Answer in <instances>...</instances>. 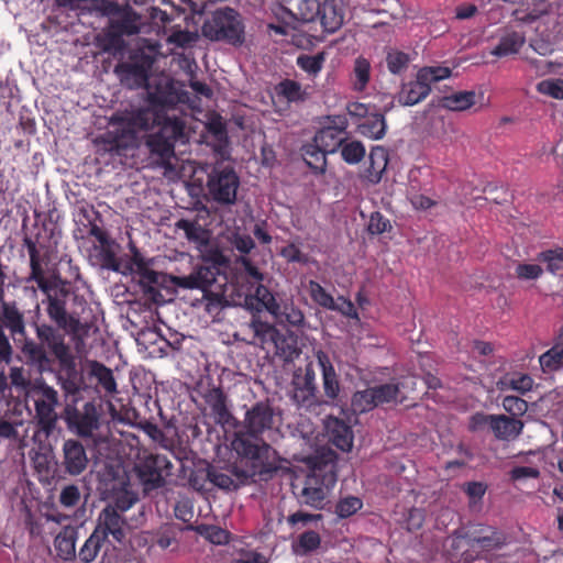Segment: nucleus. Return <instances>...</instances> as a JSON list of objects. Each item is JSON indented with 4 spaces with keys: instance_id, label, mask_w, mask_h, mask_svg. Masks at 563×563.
Masks as SVG:
<instances>
[{
    "instance_id": "64",
    "label": "nucleus",
    "mask_w": 563,
    "mask_h": 563,
    "mask_svg": "<svg viewBox=\"0 0 563 563\" xmlns=\"http://www.w3.org/2000/svg\"><path fill=\"white\" fill-rule=\"evenodd\" d=\"M99 255H100L101 266L103 268H107V269H110L113 272L120 271V263H119V260H118L114 251L112 250V244H106L104 246H101Z\"/></svg>"
},
{
    "instance_id": "5",
    "label": "nucleus",
    "mask_w": 563,
    "mask_h": 563,
    "mask_svg": "<svg viewBox=\"0 0 563 563\" xmlns=\"http://www.w3.org/2000/svg\"><path fill=\"white\" fill-rule=\"evenodd\" d=\"M38 289L46 296V313L49 320L56 324V330H75L78 319L67 311V302L70 297L77 298L69 283L60 277L46 278L45 274L32 279Z\"/></svg>"
},
{
    "instance_id": "43",
    "label": "nucleus",
    "mask_w": 563,
    "mask_h": 563,
    "mask_svg": "<svg viewBox=\"0 0 563 563\" xmlns=\"http://www.w3.org/2000/svg\"><path fill=\"white\" fill-rule=\"evenodd\" d=\"M23 244L27 250L30 257V274L26 277V282L30 283L32 279L40 277L45 274L40 252L37 250L36 243L29 236H25L23 240Z\"/></svg>"
},
{
    "instance_id": "25",
    "label": "nucleus",
    "mask_w": 563,
    "mask_h": 563,
    "mask_svg": "<svg viewBox=\"0 0 563 563\" xmlns=\"http://www.w3.org/2000/svg\"><path fill=\"white\" fill-rule=\"evenodd\" d=\"M318 20L328 33L339 30L344 21V10L341 2L339 0H323Z\"/></svg>"
},
{
    "instance_id": "50",
    "label": "nucleus",
    "mask_w": 563,
    "mask_h": 563,
    "mask_svg": "<svg viewBox=\"0 0 563 563\" xmlns=\"http://www.w3.org/2000/svg\"><path fill=\"white\" fill-rule=\"evenodd\" d=\"M375 394L377 406L396 401L398 399L400 388L397 383H386L372 387Z\"/></svg>"
},
{
    "instance_id": "18",
    "label": "nucleus",
    "mask_w": 563,
    "mask_h": 563,
    "mask_svg": "<svg viewBox=\"0 0 563 563\" xmlns=\"http://www.w3.org/2000/svg\"><path fill=\"white\" fill-rule=\"evenodd\" d=\"M106 492L111 500L106 507H113L115 512L121 515L139 500L137 495L131 489L130 479L125 472L107 482Z\"/></svg>"
},
{
    "instance_id": "58",
    "label": "nucleus",
    "mask_w": 563,
    "mask_h": 563,
    "mask_svg": "<svg viewBox=\"0 0 563 563\" xmlns=\"http://www.w3.org/2000/svg\"><path fill=\"white\" fill-rule=\"evenodd\" d=\"M321 2L319 0H300L298 14L303 22H314L320 14Z\"/></svg>"
},
{
    "instance_id": "26",
    "label": "nucleus",
    "mask_w": 563,
    "mask_h": 563,
    "mask_svg": "<svg viewBox=\"0 0 563 563\" xmlns=\"http://www.w3.org/2000/svg\"><path fill=\"white\" fill-rule=\"evenodd\" d=\"M431 91V87L416 77V80L404 84L397 93V101L401 106L411 107L424 100Z\"/></svg>"
},
{
    "instance_id": "41",
    "label": "nucleus",
    "mask_w": 563,
    "mask_h": 563,
    "mask_svg": "<svg viewBox=\"0 0 563 563\" xmlns=\"http://www.w3.org/2000/svg\"><path fill=\"white\" fill-rule=\"evenodd\" d=\"M371 79V64L364 57H357L353 67V90L362 92L367 87Z\"/></svg>"
},
{
    "instance_id": "42",
    "label": "nucleus",
    "mask_w": 563,
    "mask_h": 563,
    "mask_svg": "<svg viewBox=\"0 0 563 563\" xmlns=\"http://www.w3.org/2000/svg\"><path fill=\"white\" fill-rule=\"evenodd\" d=\"M372 387L354 393L351 407L354 413H365L377 407Z\"/></svg>"
},
{
    "instance_id": "36",
    "label": "nucleus",
    "mask_w": 563,
    "mask_h": 563,
    "mask_svg": "<svg viewBox=\"0 0 563 563\" xmlns=\"http://www.w3.org/2000/svg\"><path fill=\"white\" fill-rule=\"evenodd\" d=\"M175 227L178 230L184 231L187 240L190 242H195L199 245L208 244L209 232L203 229L197 221H191L188 219H179Z\"/></svg>"
},
{
    "instance_id": "30",
    "label": "nucleus",
    "mask_w": 563,
    "mask_h": 563,
    "mask_svg": "<svg viewBox=\"0 0 563 563\" xmlns=\"http://www.w3.org/2000/svg\"><path fill=\"white\" fill-rule=\"evenodd\" d=\"M488 530V534L472 537L468 539V542L479 545L481 549L486 552L501 550L508 544V537L505 532L496 528H489Z\"/></svg>"
},
{
    "instance_id": "40",
    "label": "nucleus",
    "mask_w": 563,
    "mask_h": 563,
    "mask_svg": "<svg viewBox=\"0 0 563 563\" xmlns=\"http://www.w3.org/2000/svg\"><path fill=\"white\" fill-rule=\"evenodd\" d=\"M544 372H555L563 366V342H556L550 350L539 357Z\"/></svg>"
},
{
    "instance_id": "4",
    "label": "nucleus",
    "mask_w": 563,
    "mask_h": 563,
    "mask_svg": "<svg viewBox=\"0 0 563 563\" xmlns=\"http://www.w3.org/2000/svg\"><path fill=\"white\" fill-rule=\"evenodd\" d=\"M279 416L268 401H257L244 416L243 430L236 433L233 448L243 457L271 464L269 459L275 453L265 441L272 439L278 431Z\"/></svg>"
},
{
    "instance_id": "12",
    "label": "nucleus",
    "mask_w": 563,
    "mask_h": 563,
    "mask_svg": "<svg viewBox=\"0 0 563 563\" xmlns=\"http://www.w3.org/2000/svg\"><path fill=\"white\" fill-rule=\"evenodd\" d=\"M239 186L240 178L230 166H216L208 175V192L220 205L235 203Z\"/></svg>"
},
{
    "instance_id": "15",
    "label": "nucleus",
    "mask_w": 563,
    "mask_h": 563,
    "mask_svg": "<svg viewBox=\"0 0 563 563\" xmlns=\"http://www.w3.org/2000/svg\"><path fill=\"white\" fill-rule=\"evenodd\" d=\"M291 385L294 387L292 399L299 407L311 408L319 404L316 372L311 362L306 364L305 368L295 371Z\"/></svg>"
},
{
    "instance_id": "31",
    "label": "nucleus",
    "mask_w": 563,
    "mask_h": 563,
    "mask_svg": "<svg viewBox=\"0 0 563 563\" xmlns=\"http://www.w3.org/2000/svg\"><path fill=\"white\" fill-rule=\"evenodd\" d=\"M386 120L382 113L368 114L363 123L358 124V132L369 139L380 140L386 134Z\"/></svg>"
},
{
    "instance_id": "39",
    "label": "nucleus",
    "mask_w": 563,
    "mask_h": 563,
    "mask_svg": "<svg viewBox=\"0 0 563 563\" xmlns=\"http://www.w3.org/2000/svg\"><path fill=\"white\" fill-rule=\"evenodd\" d=\"M254 299L257 301V310L262 308L266 309L272 316L276 314L280 310V303L276 300L275 296L264 285H258L255 289ZM253 298H246V303L252 301Z\"/></svg>"
},
{
    "instance_id": "6",
    "label": "nucleus",
    "mask_w": 563,
    "mask_h": 563,
    "mask_svg": "<svg viewBox=\"0 0 563 563\" xmlns=\"http://www.w3.org/2000/svg\"><path fill=\"white\" fill-rule=\"evenodd\" d=\"M336 481L335 459L332 455L316 457L300 494L302 503L316 509H322Z\"/></svg>"
},
{
    "instance_id": "21",
    "label": "nucleus",
    "mask_w": 563,
    "mask_h": 563,
    "mask_svg": "<svg viewBox=\"0 0 563 563\" xmlns=\"http://www.w3.org/2000/svg\"><path fill=\"white\" fill-rule=\"evenodd\" d=\"M0 308V325H2V329H8L12 338L21 336L24 341L29 340L30 338H26L24 312L20 310L16 301H5L1 299Z\"/></svg>"
},
{
    "instance_id": "32",
    "label": "nucleus",
    "mask_w": 563,
    "mask_h": 563,
    "mask_svg": "<svg viewBox=\"0 0 563 563\" xmlns=\"http://www.w3.org/2000/svg\"><path fill=\"white\" fill-rule=\"evenodd\" d=\"M526 38L518 32H509L500 37L498 44L492 51V54L497 57H505L508 55L517 54L523 46Z\"/></svg>"
},
{
    "instance_id": "57",
    "label": "nucleus",
    "mask_w": 563,
    "mask_h": 563,
    "mask_svg": "<svg viewBox=\"0 0 563 563\" xmlns=\"http://www.w3.org/2000/svg\"><path fill=\"white\" fill-rule=\"evenodd\" d=\"M81 499L79 487L75 484L66 485L62 488L58 497L60 506L70 509L78 506Z\"/></svg>"
},
{
    "instance_id": "7",
    "label": "nucleus",
    "mask_w": 563,
    "mask_h": 563,
    "mask_svg": "<svg viewBox=\"0 0 563 563\" xmlns=\"http://www.w3.org/2000/svg\"><path fill=\"white\" fill-rule=\"evenodd\" d=\"M201 32L210 41L224 42L233 46L242 45L245 40L243 18L230 7L217 9L207 16Z\"/></svg>"
},
{
    "instance_id": "38",
    "label": "nucleus",
    "mask_w": 563,
    "mask_h": 563,
    "mask_svg": "<svg viewBox=\"0 0 563 563\" xmlns=\"http://www.w3.org/2000/svg\"><path fill=\"white\" fill-rule=\"evenodd\" d=\"M276 93L288 102H301L307 98L301 85L291 79H284L275 87Z\"/></svg>"
},
{
    "instance_id": "19",
    "label": "nucleus",
    "mask_w": 563,
    "mask_h": 563,
    "mask_svg": "<svg viewBox=\"0 0 563 563\" xmlns=\"http://www.w3.org/2000/svg\"><path fill=\"white\" fill-rule=\"evenodd\" d=\"M89 465L87 449L77 439L65 440L62 446L60 470L69 476L82 474Z\"/></svg>"
},
{
    "instance_id": "54",
    "label": "nucleus",
    "mask_w": 563,
    "mask_h": 563,
    "mask_svg": "<svg viewBox=\"0 0 563 563\" xmlns=\"http://www.w3.org/2000/svg\"><path fill=\"white\" fill-rule=\"evenodd\" d=\"M250 328L252 329L254 336L257 338L262 343L273 340L276 334V329L273 324L261 320L260 317L253 316Z\"/></svg>"
},
{
    "instance_id": "49",
    "label": "nucleus",
    "mask_w": 563,
    "mask_h": 563,
    "mask_svg": "<svg viewBox=\"0 0 563 563\" xmlns=\"http://www.w3.org/2000/svg\"><path fill=\"white\" fill-rule=\"evenodd\" d=\"M385 60L389 73L393 75H400L407 70L410 63V57L404 52L390 48L387 52Z\"/></svg>"
},
{
    "instance_id": "37",
    "label": "nucleus",
    "mask_w": 563,
    "mask_h": 563,
    "mask_svg": "<svg viewBox=\"0 0 563 563\" xmlns=\"http://www.w3.org/2000/svg\"><path fill=\"white\" fill-rule=\"evenodd\" d=\"M321 544L320 534L313 530L301 533L297 541L292 543L295 554L303 556L316 551Z\"/></svg>"
},
{
    "instance_id": "62",
    "label": "nucleus",
    "mask_w": 563,
    "mask_h": 563,
    "mask_svg": "<svg viewBox=\"0 0 563 563\" xmlns=\"http://www.w3.org/2000/svg\"><path fill=\"white\" fill-rule=\"evenodd\" d=\"M543 274V268L538 264L519 263L515 267V276L520 280H536Z\"/></svg>"
},
{
    "instance_id": "33",
    "label": "nucleus",
    "mask_w": 563,
    "mask_h": 563,
    "mask_svg": "<svg viewBox=\"0 0 563 563\" xmlns=\"http://www.w3.org/2000/svg\"><path fill=\"white\" fill-rule=\"evenodd\" d=\"M476 102V93L474 91H459L450 96H444L440 106L450 111H464L473 107Z\"/></svg>"
},
{
    "instance_id": "45",
    "label": "nucleus",
    "mask_w": 563,
    "mask_h": 563,
    "mask_svg": "<svg viewBox=\"0 0 563 563\" xmlns=\"http://www.w3.org/2000/svg\"><path fill=\"white\" fill-rule=\"evenodd\" d=\"M342 159L350 164H358L366 154L365 146L361 141H344L340 147Z\"/></svg>"
},
{
    "instance_id": "14",
    "label": "nucleus",
    "mask_w": 563,
    "mask_h": 563,
    "mask_svg": "<svg viewBox=\"0 0 563 563\" xmlns=\"http://www.w3.org/2000/svg\"><path fill=\"white\" fill-rule=\"evenodd\" d=\"M188 99V93L178 88L172 79H161L154 87L147 89V101L151 108L157 111L161 115L165 110L175 108L178 103H185Z\"/></svg>"
},
{
    "instance_id": "48",
    "label": "nucleus",
    "mask_w": 563,
    "mask_h": 563,
    "mask_svg": "<svg viewBox=\"0 0 563 563\" xmlns=\"http://www.w3.org/2000/svg\"><path fill=\"white\" fill-rule=\"evenodd\" d=\"M137 275L140 276V284L142 285L144 292L155 297V295L158 294L155 286L161 285L165 280V275L151 269V266L139 272Z\"/></svg>"
},
{
    "instance_id": "51",
    "label": "nucleus",
    "mask_w": 563,
    "mask_h": 563,
    "mask_svg": "<svg viewBox=\"0 0 563 563\" xmlns=\"http://www.w3.org/2000/svg\"><path fill=\"white\" fill-rule=\"evenodd\" d=\"M324 60V53L316 55L301 54L297 57V65L309 75L316 76L321 71Z\"/></svg>"
},
{
    "instance_id": "22",
    "label": "nucleus",
    "mask_w": 563,
    "mask_h": 563,
    "mask_svg": "<svg viewBox=\"0 0 563 563\" xmlns=\"http://www.w3.org/2000/svg\"><path fill=\"white\" fill-rule=\"evenodd\" d=\"M325 431L329 441L343 452H349L353 446V431L350 424L336 417L325 420Z\"/></svg>"
},
{
    "instance_id": "60",
    "label": "nucleus",
    "mask_w": 563,
    "mask_h": 563,
    "mask_svg": "<svg viewBox=\"0 0 563 563\" xmlns=\"http://www.w3.org/2000/svg\"><path fill=\"white\" fill-rule=\"evenodd\" d=\"M391 230L390 221L379 211H374L367 222V232L372 235L383 234Z\"/></svg>"
},
{
    "instance_id": "29",
    "label": "nucleus",
    "mask_w": 563,
    "mask_h": 563,
    "mask_svg": "<svg viewBox=\"0 0 563 563\" xmlns=\"http://www.w3.org/2000/svg\"><path fill=\"white\" fill-rule=\"evenodd\" d=\"M77 534L78 532L74 527L67 526L56 536L54 545L60 559L69 561L76 558Z\"/></svg>"
},
{
    "instance_id": "16",
    "label": "nucleus",
    "mask_w": 563,
    "mask_h": 563,
    "mask_svg": "<svg viewBox=\"0 0 563 563\" xmlns=\"http://www.w3.org/2000/svg\"><path fill=\"white\" fill-rule=\"evenodd\" d=\"M128 523L125 518L115 512L113 507H104L97 519L95 532L106 542L114 547V542L122 544L126 537Z\"/></svg>"
},
{
    "instance_id": "27",
    "label": "nucleus",
    "mask_w": 563,
    "mask_h": 563,
    "mask_svg": "<svg viewBox=\"0 0 563 563\" xmlns=\"http://www.w3.org/2000/svg\"><path fill=\"white\" fill-rule=\"evenodd\" d=\"M368 167L365 169V177L371 184H378L388 165V152L383 146H374L368 157Z\"/></svg>"
},
{
    "instance_id": "13",
    "label": "nucleus",
    "mask_w": 563,
    "mask_h": 563,
    "mask_svg": "<svg viewBox=\"0 0 563 563\" xmlns=\"http://www.w3.org/2000/svg\"><path fill=\"white\" fill-rule=\"evenodd\" d=\"M34 419L41 431L51 435L56 428L58 416L56 406L58 405V393L54 387L42 383L34 390Z\"/></svg>"
},
{
    "instance_id": "2",
    "label": "nucleus",
    "mask_w": 563,
    "mask_h": 563,
    "mask_svg": "<svg viewBox=\"0 0 563 563\" xmlns=\"http://www.w3.org/2000/svg\"><path fill=\"white\" fill-rule=\"evenodd\" d=\"M37 341L25 340L21 347L24 363L37 374L55 373L57 384L66 398L77 401L84 386L70 346L63 333L49 323L33 322Z\"/></svg>"
},
{
    "instance_id": "35",
    "label": "nucleus",
    "mask_w": 563,
    "mask_h": 563,
    "mask_svg": "<svg viewBox=\"0 0 563 563\" xmlns=\"http://www.w3.org/2000/svg\"><path fill=\"white\" fill-rule=\"evenodd\" d=\"M329 152L323 151L319 144L313 140L312 143L306 144L302 147V156L307 165L320 173H323L327 168V155Z\"/></svg>"
},
{
    "instance_id": "56",
    "label": "nucleus",
    "mask_w": 563,
    "mask_h": 563,
    "mask_svg": "<svg viewBox=\"0 0 563 563\" xmlns=\"http://www.w3.org/2000/svg\"><path fill=\"white\" fill-rule=\"evenodd\" d=\"M451 76L449 67L433 66L424 67L418 71V79L424 80L431 87L432 82L440 81Z\"/></svg>"
},
{
    "instance_id": "28",
    "label": "nucleus",
    "mask_w": 563,
    "mask_h": 563,
    "mask_svg": "<svg viewBox=\"0 0 563 563\" xmlns=\"http://www.w3.org/2000/svg\"><path fill=\"white\" fill-rule=\"evenodd\" d=\"M205 401L219 422L228 423L230 421L232 413L228 408V398L220 387L209 389L205 395Z\"/></svg>"
},
{
    "instance_id": "23",
    "label": "nucleus",
    "mask_w": 563,
    "mask_h": 563,
    "mask_svg": "<svg viewBox=\"0 0 563 563\" xmlns=\"http://www.w3.org/2000/svg\"><path fill=\"white\" fill-rule=\"evenodd\" d=\"M523 427V422L518 418L506 415H494L490 431L496 440L510 442L522 433Z\"/></svg>"
},
{
    "instance_id": "1",
    "label": "nucleus",
    "mask_w": 563,
    "mask_h": 563,
    "mask_svg": "<svg viewBox=\"0 0 563 563\" xmlns=\"http://www.w3.org/2000/svg\"><path fill=\"white\" fill-rule=\"evenodd\" d=\"M155 125L158 130L145 136L144 145L156 164L167 167L175 156L176 142L186 139V121L180 117L161 115L151 108L117 111L109 119L110 129L97 142L106 152L125 155L137 147L139 132H148Z\"/></svg>"
},
{
    "instance_id": "46",
    "label": "nucleus",
    "mask_w": 563,
    "mask_h": 563,
    "mask_svg": "<svg viewBox=\"0 0 563 563\" xmlns=\"http://www.w3.org/2000/svg\"><path fill=\"white\" fill-rule=\"evenodd\" d=\"M274 318L280 323L291 327H300L305 321L302 311L295 307L292 302L280 305V310L274 314Z\"/></svg>"
},
{
    "instance_id": "53",
    "label": "nucleus",
    "mask_w": 563,
    "mask_h": 563,
    "mask_svg": "<svg viewBox=\"0 0 563 563\" xmlns=\"http://www.w3.org/2000/svg\"><path fill=\"white\" fill-rule=\"evenodd\" d=\"M363 507V500L355 496L341 498L335 505V514L340 518H349L355 515Z\"/></svg>"
},
{
    "instance_id": "3",
    "label": "nucleus",
    "mask_w": 563,
    "mask_h": 563,
    "mask_svg": "<svg viewBox=\"0 0 563 563\" xmlns=\"http://www.w3.org/2000/svg\"><path fill=\"white\" fill-rule=\"evenodd\" d=\"M202 261L208 265L197 266L189 275L172 276V284L183 289H198L202 291L206 301L205 309L209 313H217L227 306L225 298L227 275L221 273L230 264V260L222 250L208 240V244L199 247Z\"/></svg>"
},
{
    "instance_id": "44",
    "label": "nucleus",
    "mask_w": 563,
    "mask_h": 563,
    "mask_svg": "<svg viewBox=\"0 0 563 563\" xmlns=\"http://www.w3.org/2000/svg\"><path fill=\"white\" fill-rule=\"evenodd\" d=\"M107 542L98 536L95 531L90 534V537L85 541L82 547L79 549L78 558L84 563L92 562L98 553L100 552L103 544Z\"/></svg>"
},
{
    "instance_id": "61",
    "label": "nucleus",
    "mask_w": 563,
    "mask_h": 563,
    "mask_svg": "<svg viewBox=\"0 0 563 563\" xmlns=\"http://www.w3.org/2000/svg\"><path fill=\"white\" fill-rule=\"evenodd\" d=\"M199 533L213 544H225L230 540V533L218 526H201Z\"/></svg>"
},
{
    "instance_id": "9",
    "label": "nucleus",
    "mask_w": 563,
    "mask_h": 563,
    "mask_svg": "<svg viewBox=\"0 0 563 563\" xmlns=\"http://www.w3.org/2000/svg\"><path fill=\"white\" fill-rule=\"evenodd\" d=\"M77 401H67L63 418L67 429L80 438H90L100 427L101 409L95 401H87L80 408Z\"/></svg>"
},
{
    "instance_id": "34",
    "label": "nucleus",
    "mask_w": 563,
    "mask_h": 563,
    "mask_svg": "<svg viewBox=\"0 0 563 563\" xmlns=\"http://www.w3.org/2000/svg\"><path fill=\"white\" fill-rule=\"evenodd\" d=\"M90 375L96 378L98 386H100L107 394L117 393V382L112 371L104 364L92 361L90 363Z\"/></svg>"
},
{
    "instance_id": "52",
    "label": "nucleus",
    "mask_w": 563,
    "mask_h": 563,
    "mask_svg": "<svg viewBox=\"0 0 563 563\" xmlns=\"http://www.w3.org/2000/svg\"><path fill=\"white\" fill-rule=\"evenodd\" d=\"M537 91L556 100H563V79L549 78L537 84Z\"/></svg>"
},
{
    "instance_id": "59",
    "label": "nucleus",
    "mask_w": 563,
    "mask_h": 563,
    "mask_svg": "<svg viewBox=\"0 0 563 563\" xmlns=\"http://www.w3.org/2000/svg\"><path fill=\"white\" fill-rule=\"evenodd\" d=\"M501 406L512 418L521 417L528 410V402L517 396H505Z\"/></svg>"
},
{
    "instance_id": "8",
    "label": "nucleus",
    "mask_w": 563,
    "mask_h": 563,
    "mask_svg": "<svg viewBox=\"0 0 563 563\" xmlns=\"http://www.w3.org/2000/svg\"><path fill=\"white\" fill-rule=\"evenodd\" d=\"M247 464H251V467L247 470L234 465L225 471L208 465L207 479L220 489L235 490L240 486L245 485L250 479L255 481V477H258L266 481L272 473L276 472V467L272 464H261L257 461L246 459Z\"/></svg>"
},
{
    "instance_id": "10",
    "label": "nucleus",
    "mask_w": 563,
    "mask_h": 563,
    "mask_svg": "<svg viewBox=\"0 0 563 563\" xmlns=\"http://www.w3.org/2000/svg\"><path fill=\"white\" fill-rule=\"evenodd\" d=\"M172 467L173 465L166 455L147 454L139 457L134 464V472L143 492L148 494L165 485V475L169 474Z\"/></svg>"
},
{
    "instance_id": "24",
    "label": "nucleus",
    "mask_w": 563,
    "mask_h": 563,
    "mask_svg": "<svg viewBox=\"0 0 563 563\" xmlns=\"http://www.w3.org/2000/svg\"><path fill=\"white\" fill-rule=\"evenodd\" d=\"M318 364L322 372L323 391L327 398L334 400L340 394V382L329 355L324 351L316 353Z\"/></svg>"
},
{
    "instance_id": "47",
    "label": "nucleus",
    "mask_w": 563,
    "mask_h": 563,
    "mask_svg": "<svg viewBox=\"0 0 563 563\" xmlns=\"http://www.w3.org/2000/svg\"><path fill=\"white\" fill-rule=\"evenodd\" d=\"M308 292L310 295V298L312 301L329 310L334 309V298L333 296L324 288L322 287L318 282L316 280H309L307 286Z\"/></svg>"
},
{
    "instance_id": "17",
    "label": "nucleus",
    "mask_w": 563,
    "mask_h": 563,
    "mask_svg": "<svg viewBox=\"0 0 563 563\" xmlns=\"http://www.w3.org/2000/svg\"><path fill=\"white\" fill-rule=\"evenodd\" d=\"M349 121L345 115H328L325 124L317 131L313 141L323 151L334 154L346 140Z\"/></svg>"
},
{
    "instance_id": "11",
    "label": "nucleus",
    "mask_w": 563,
    "mask_h": 563,
    "mask_svg": "<svg viewBox=\"0 0 563 563\" xmlns=\"http://www.w3.org/2000/svg\"><path fill=\"white\" fill-rule=\"evenodd\" d=\"M97 14L109 18V30L113 35L139 33V16L129 5L122 7L115 1L100 0L97 2Z\"/></svg>"
},
{
    "instance_id": "55",
    "label": "nucleus",
    "mask_w": 563,
    "mask_h": 563,
    "mask_svg": "<svg viewBox=\"0 0 563 563\" xmlns=\"http://www.w3.org/2000/svg\"><path fill=\"white\" fill-rule=\"evenodd\" d=\"M540 262L547 263L548 271L552 274L563 272V250H548L538 255Z\"/></svg>"
},
{
    "instance_id": "20",
    "label": "nucleus",
    "mask_w": 563,
    "mask_h": 563,
    "mask_svg": "<svg viewBox=\"0 0 563 563\" xmlns=\"http://www.w3.org/2000/svg\"><path fill=\"white\" fill-rule=\"evenodd\" d=\"M152 64V58L144 56L133 62L118 64L114 71L122 81L130 86L143 87L147 85Z\"/></svg>"
},
{
    "instance_id": "63",
    "label": "nucleus",
    "mask_w": 563,
    "mask_h": 563,
    "mask_svg": "<svg viewBox=\"0 0 563 563\" xmlns=\"http://www.w3.org/2000/svg\"><path fill=\"white\" fill-rule=\"evenodd\" d=\"M510 389L517 390L521 394L530 391L533 386V379L528 374H515L506 382Z\"/></svg>"
}]
</instances>
